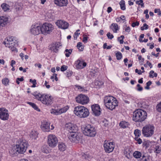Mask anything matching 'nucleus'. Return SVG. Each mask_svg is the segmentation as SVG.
<instances>
[{"label":"nucleus","instance_id":"6e6552de","mask_svg":"<svg viewBox=\"0 0 161 161\" xmlns=\"http://www.w3.org/2000/svg\"><path fill=\"white\" fill-rule=\"evenodd\" d=\"M103 147L105 152L106 153H109L113 151L115 145L114 142L105 140L104 142Z\"/></svg>","mask_w":161,"mask_h":161},{"label":"nucleus","instance_id":"2f4dec72","mask_svg":"<svg viewBox=\"0 0 161 161\" xmlns=\"http://www.w3.org/2000/svg\"><path fill=\"white\" fill-rule=\"evenodd\" d=\"M27 103L29 104L30 105H31L35 110H36L38 111H40V110L38 108L37 106L34 103H31L30 102H27Z\"/></svg>","mask_w":161,"mask_h":161},{"label":"nucleus","instance_id":"de8ad7c7","mask_svg":"<svg viewBox=\"0 0 161 161\" xmlns=\"http://www.w3.org/2000/svg\"><path fill=\"white\" fill-rule=\"evenodd\" d=\"M156 108L158 112H161V102L157 105Z\"/></svg>","mask_w":161,"mask_h":161},{"label":"nucleus","instance_id":"5fc2aeb1","mask_svg":"<svg viewBox=\"0 0 161 161\" xmlns=\"http://www.w3.org/2000/svg\"><path fill=\"white\" fill-rule=\"evenodd\" d=\"M107 36L108 39H112L113 37L114 36L112 34H111L110 32H108L107 34Z\"/></svg>","mask_w":161,"mask_h":161},{"label":"nucleus","instance_id":"393cba45","mask_svg":"<svg viewBox=\"0 0 161 161\" xmlns=\"http://www.w3.org/2000/svg\"><path fill=\"white\" fill-rule=\"evenodd\" d=\"M8 18L4 16L0 17V25L3 26L8 23Z\"/></svg>","mask_w":161,"mask_h":161},{"label":"nucleus","instance_id":"603ef678","mask_svg":"<svg viewBox=\"0 0 161 161\" xmlns=\"http://www.w3.org/2000/svg\"><path fill=\"white\" fill-rule=\"evenodd\" d=\"M46 146L44 145L42 149V151L45 153H47L49 152L48 150L45 149L46 148Z\"/></svg>","mask_w":161,"mask_h":161},{"label":"nucleus","instance_id":"4468645a","mask_svg":"<svg viewBox=\"0 0 161 161\" xmlns=\"http://www.w3.org/2000/svg\"><path fill=\"white\" fill-rule=\"evenodd\" d=\"M9 114L8 111L4 108H0V119L3 120H8Z\"/></svg>","mask_w":161,"mask_h":161},{"label":"nucleus","instance_id":"cd10ccee","mask_svg":"<svg viewBox=\"0 0 161 161\" xmlns=\"http://www.w3.org/2000/svg\"><path fill=\"white\" fill-rule=\"evenodd\" d=\"M58 147L59 149L61 151H64L66 148V146L65 144L63 143H59Z\"/></svg>","mask_w":161,"mask_h":161},{"label":"nucleus","instance_id":"423d86ee","mask_svg":"<svg viewBox=\"0 0 161 161\" xmlns=\"http://www.w3.org/2000/svg\"><path fill=\"white\" fill-rule=\"evenodd\" d=\"M16 43L15 38L13 36L7 37L4 42V44L6 47L10 48L12 51H15L16 50V48L14 47L17 44Z\"/></svg>","mask_w":161,"mask_h":161},{"label":"nucleus","instance_id":"4be33fe9","mask_svg":"<svg viewBox=\"0 0 161 161\" xmlns=\"http://www.w3.org/2000/svg\"><path fill=\"white\" fill-rule=\"evenodd\" d=\"M117 106L118 102L115 98L114 100H113L112 101H111L109 103L108 106H107L106 107L108 109L112 110L114 109L115 107Z\"/></svg>","mask_w":161,"mask_h":161},{"label":"nucleus","instance_id":"a19ab883","mask_svg":"<svg viewBox=\"0 0 161 161\" xmlns=\"http://www.w3.org/2000/svg\"><path fill=\"white\" fill-rule=\"evenodd\" d=\"M155 153H159L161 151L160 147L159 146H157L155 147Z\"/></svg>","mask_w":161,"mask_h":161},{"label":"nucleus","instance_id":"5701e85b","mask_svg":"<svg viewBox=\"0 0 161 161\" xmlns=\"http://www.w3.org/2000/svg\"><path fill=\"white\" fill-rule=\"evenodd\" d=\"M50 124L46 121H44L42 123L41 125V128L42 130L45 132H47L50 131Z\"/></svg>","mask_w":161,"mask_h":161},{"label":"nucleus","instance_id":"c85d7f7f","mask_svg":"<svg viewBox=\"0 0 161 161\" xmlns=\"http://www.w3.org/2000/svg\"><path fill=\"white\" fill-rule=\"evenodd\" d=\"M38 134L36 131L32 130L30 133V136L32 139H36L37 136Z\"/></svg>","mask_w":161,"mask_h":161},{"label":"nucleus","instance_id":"f257e3e1","mask_svg":"<svg viewBox=\"0 0 161 161\" xmlns=\"http://www.w3.org/2000/svg\"><path fill=\"white\" fill-rule=\"evenodd\" d=\"M74 112L76 115L80 118H86L89 115L88 109L84 106H81L75 107Z\"/></svg>","mask_w":161,"mask_h":161},{"label":"nucleus","instance_id":"3c124183","mask_svg":"<svg viewBox=\"0 0 161 161\" xmlns=\"http://www.w3.org/2000/svg\"><path fill=\"white\" fill-rule=\"evenodd\" d=\"M154 13H157L158 15L159 16H161V12L160 9H155L154 10Z\"/></svg>","mask_w":161,"mask_h":161},{"label":"nucleus","instance_id":"f03ea898","mask_svg":"<svg viewBox=\"0 0 161 161\" xmlns=\"http://www.w3.org/2000/svg\"><path fill=\"white\" fill-rule=\"evenodd\" d=\"M147 117V113L142 109H136L133 113V120L136 122H141L144 121Z\"/></svg>","mask_w":161,"mask_h":161},{"label":"nucleus","instance_id":"39448f33","mask_svg":"<svg viewBox=\"0 0 161 161\" xmlns=\"http://www.w3.org/2000/svg\"><path fill=\"white\" fill-rule=\"evenodd\" d=\"M83 133L86 135L94 137L96 134V130L94 127L89 124L85 125L82 128Z\"/></svg>","mask_w":161,"mask_h":161},{"label":"nucleus","instance_id":"72a5a7b5","mask_svg":"<svg viewBox=\"0 0 161 161\" xmlns=\"http://www.w3.org/2000/svg\"><path fill=\"white\" fill-rule=\"evenodd\" d=\"M77 47L80 51H83L84 48V46L82 45V43L80 42L78 43Z\"/></svg>","mask_w":161,"mask_h":161},{"label":"nucleus","instance_id":"e433bc0d","mask_svg":"<svg viewBox=\"0 0 161 161\" xmlns=\"http://www.w3.org/2000/svg\"><path fill=\"white\" fill-rule=\"evenodd\" d=\"M142 158L141 160V161H148L149 159L147 156L146 154H143L142 156Z\"/></svg>","mask_w":161,"mask_h":161},{"label":"nucleus","instance_id":"a878e982","mask_svg":"<svg viewBox=\"0 0 161 161\" xmlns=\"http://www.w3.org/2000/svg\"><path fill=\"white\" fill-rule=\"evenodd\" d=\"M124 154L125 156L128 159L131 157V152L130 150L129 147L128 146L126 147L124 151Z\"/></svg>","mask_w":161,"mask_h":161},{"label":"nucleus","instance_id":"1a4fd4ad","mask_svg":"<svg viewBox=\"0 0 161 161\" xmlns=\"http://www.w3.org/2000/svg\"><path fill=\"white\" fill-rule=\"evenodd\" d=\"M68 138L73 142H78L81 139V136L80 133L74 132H70L69 134Z\"/></svg>","mask_w":161,"mask_h":161},{"label":"nucleus","instance_id":"8fccbe9b","mask_svg":"<svg viewBox=\"0 0 161 161\" xmlns=\"http://www.w3.org/2000/svg\"><path fill=\"white\" fill-rule=\"evenodd\" d=\"M75 87L76 88H77L78 90L81 92L84 91L85 90L84 89V88L79 86L78 85H75Z\"/></svg>","mask_w":161,"mask_h":161},{"label":"nucleus","instance_id":"49530a36","mask_svg":"<svg viewBox=\"0 0 161 161\" xmlns=\"http://www.w3.org/2000/svg\"><path fill=\"white\" fill-rule=\"evenodd\" d=\"M134 139L139 144H141L142 142V139L138 137H135Z\"/></svg>","mask_w":161,"mask_h":161},{"label":"nucleus","instance_id":"774afa93","mask_svg":"<svg viewBox=\"0 0 161 161\" xmlns=\"http://www.w3.org/2000/svg\"><path fill=\"white\" fill-rule=\"evenodd\" d=\"M159 54V53H157L156 54H155V53H154L153 52H152L151 53V54L152 55L156 57H158V56Z\"/></svg>","mask_w":161,"mask_h":161},{"label":"nucleus","instance_id":"58836bf2","mask_svg":"<svg viewBox=\"0 0 161 161\" xmlns=\"http://www.w3.org/2000/svg\"><path fill=\"white\" fill-rule=\"evenodd\" d=\"M157 76V73H155L154 71L151 70L150 71L149 75L150 77L153 78L154 77H156Z\"/></svg>","mask_w":161,"mask_h":161},{"label":"nucleus","instance_id":"a211bd4d","mask_svg":"<svg viewBox=\"0 0 161 161\" xmlns=\"http://www.w3.org/2000/svg\"><path fill=\"white\" fill-rule=\"evenodd\" d=\"M58 28L63 29H67L69 26V24L66 21L63 20H58L56 23Z\"/></svg>","mask_w":161,"mask_h":161},{"label":"nucleus","instance_id":"37998d69","mask_svg":"<svg viewBox=\"0 0 161 161\" xmlns=\"http://www.w3.org/2000/svg\"><path fill=\"white\" fill-rule=\"evenodd\" d=\"M57 75L56 74L53 73V75L51 76L50 78H51V79L53 80V81H54V80H53V79L54 78L55 79V80L56 81H58V79L57 77Z\"/></svg>","mask_w":161,"mask_h":161},{"label":"nucleus","instance_id":"4d7b16f0","mask_svg":"<svg viewBox=\"0 0 161 161\" xmlns=\"http://www.w3.org/2000/svg\"><path fill=\"white\" fill-rule=\"evenodd\" d=\"M95 85H97L98 86H100L103 85V83L102 81H99L97 80L95 83Z\"/></svg>","mask_w":161,"mask_h":161},{"label":"nucleus","instance_id":"338daca9","mask_svg":"<svg viewBox=\"0 0 161 161\" xmlns=\"http://www.w3.org/2000/svg\"><path fill=\"white\" fill-rule=\"evenodd\" d=\"M15 61L14 60H12L11 62L10 65L12 67L13 66L14 64H15Z\"/></svg>","mask_w":161,"mask_h":161},{"label":"nucleus","instance_id":"6ab92c4d","mask_svg":"<svg viewBox=\"0 0 161 161\" xmlns=\"http://www.w3.org/2000/svg\"><path fill=\"white\" fill-rule=\"evenodd\" d=\"M54 3L60 7H66L68 4V0H54Z\"/></svg>","mask_w":161,"mask_h":161},{"label":"nucleus","instance_id":"aec40b11","mask_svg":"<svg viewBox=\"0 0 161 161\" xmlns=\"http://www.w3.org/2000/svg\"><path fill=\"white\" fill-rule=\"evenodd\" d=\"M76 67L77 69H81L86 65V63L82 59H79L75 62Z\"/></svg>","mask_w":161,"mask_h":161},{"label":"nucleus","instance_id":"473e14b6","mask_svg":"<svg viewBox=\"0 0 161 161\" xmlns=\"http://www.w3.org/2000/svg\"><path fill=\"white\" fill-rule=\"evenodd\" d=\"M1 7L5 11L8 10L9 9V6L6 3H3L1 5Z\"/></svg>","mask_w":161,"mask_h":161},{"label":"nucleus","instance_id":"20e7f679","mask_svg":"<svg viewBox=\"0 0 161 161\" xmlns=\"http://www.w3.org/2000/svg\"><path fill=\"white\" fill-rule=\"evenodd\" d=\"M28 145L27 142L25 140L19 139L16 142V149L14 154H15L16 151L18 153L22 154L26 151Z\"/></svg>","mask_w":161,"mask_h":161},{"label":"nucleus","instance_id":"09e8293b","mask_svg":"<svg viewBox=\"0 0 161 161\" xmlns=\"http://www.w3.org/2000/svg\"><path fill=\"white\" fill-rule=\"evenodd\" d=\"M126 9L125 2L123 0H121V10H125Z\"/></svg>","mask_w":161,"mask_h":161},{"label":"nucleus","instance_id":"bf43d9fd","mask_svg":"<svg viewBox=\"0 0 161 161\" xmlns=\"http://www.w3.org/2000/svg\"><path fill=\"white\" fill-rule=\"evenodd\" d=\"M137 91H142V90H143V88L142 86H141V85L140 84H138L137 85Z\"/></svg>","mask_w":161,"mask_h":161},{"label":"nucleus","instance_id":"f8f14e48","mask_svg":"<svg viewBox=\"0 0 161 161\" xmlns=\"http://www.w3.org/2000/svg\"><path fill=\"white\" fill-rule=\"evenodd\" d=\"M30 32L34 35H38L42 33L41 27L38 24H33L31 27Z\"/></svg>","mask_w":161,"mask_h":161},{"label":"nucleus","instance_id":"680f3d73","mask_svg":"<svg viewBox=\"0 0 161 161\" xmlns=\"http://www.w3.org/2000/svg\"><path fill=\"white\" fill-rule=\"evenodd\" d=\"M80 34V33H78L77 32V31H76V32H75L74 35V38L75 39V38L76 39L77 36Z\"/></svg>","mask_w":161,"mask_h":161},{"label":"nucleus","instance_id":"052dcab7","mask_svg":"<svg viewBox=\"0 0 161 161\" xmlns=\"http://www.w3.org/2000/svg\"><path fill=\"white\" fill-rule=\"evenodd\" d=\"M139 24V22L136 21V22H133L132 24V26L133 27H135L136 26H138Z\"/></svg>","mask_w":161,"mask_h":161},{"label":"nucleus","instance_id":"dca6fc26","mask_svg":"<svg viewBox=\"0 0 161 161\" xmlns=\"http://www.w3.org/2000/svg\"><path fill=\"white\" fill-rule=\"evenodd\" d=\"M92 113L95 116H99L101 113V109L99 105L97 104H94L91 106V107Z\"/></svg>","mask_w":161,"mask_h":161},{"label":"nucleus","instance_id":"4c0bfd02","mask_svg":"<svg viewBox=\"0 0 161 161\" xmlns=\"http://www.w3.org/2000/svg\"><path fill=\"white\" fill-rule=\"evenodd\" d=\"M82 157L83 158L85 159L86 160V161H87V160L89 161V159L91 158V156H90L85 153H83L82 154Z\"/></svg>","mask_w":161,"mask_h":161},{"label":"nucleus","instance_id":"e2e57ef3","mask_svg":"<svg viewBox=\"0 0 161 161\" xmlns=\"http://www.w3.org/2000/svg\"><path fill=\"white\" fill-rule=\"evenodd\" d=\"M147 65H148L150 67V68H152L153 67V65L151 63L149 62L148 61H147Z\"/></svg>","mask_w":161,"mask_h":161},{"label":"nucleus","instance_id":"ea45409f","mask_svg":"<svg viewBox=\"0 0 161 161\" xmlns=\"http://www.w3.org/2000/svg\"><path fill=\"white\" fill-rule=\"evenodd\" d=\"M134 133L135 137H139L141 135V131L138 129H136L135 130Z\"/></svg>","mask_w":161,"mask_h":161},{"label":"nucleus","instance_id":"13d9d810","mask_svg":"<svg viewBox=\"0 0 161 161\" xmlns=\"http://www.w3.org/2000/svg\"><path fill=\"white\" fill-rule=\"evenodd\" d=\"M135 72L136 73H137L139 75H141L142 74V73L144 72L145 71L144 70H143L142 71L141 70H139L136 69H135Z\"/></svg>","mask_w":161,"mask_h":161},{"label":"nucleus","instance_id":"c9c22d12","mask_svg":"<svg viewBox=\"0 0 161 161\" xmlns=\"http://www.w3.org/2000/svg\"><path fill=\"white\" fill-rule=\"evenodd\" d=\"M2 82L3 84L5 86L8 85L9 84L8 83L9 80L7 78H6L3 79L2 80Z\"/></svg>","mask_w":161,"mask_h":161},{"label":"nucleus","instance_id":"6e6d98bb","mask_svg":"<svg viewBox=\"0 0 161 161\" xmlns=\"http://www.w3.org/2000/svg\"><path fill=\"white\" fill-rule=\"evenodd\" d=\"M67 69V66L63 65L62 66L60 70L62 71H64L65 70H66Z\"/></svg>","mask_w":161,"mask_h":161},{"label":"nucleus","instance_id":"2eb2a0df","mask_svg":"<svg viewBox=\"0 0 161 161\" xmlns=\"http://www.w3.org/2000/svg\"><path fill=\"white\" fill-rule=\"evenodd\" d=\"M69 108V107L68 106H66L60 109H52L50 110V113L54 115H59L66 112Z\"/></svg>","mask_w":161,"mask_h":161},{"label":"nucleus","instance_id":"b1692460","mask_svg":"<svg viewBox=\"0 0 161 161\" xmlns=\"http://www.w3.org/2000/svg\"><path fill=\"white\" fill-rule=\"evenodd\" d=\"M115 98L112 96H107L104 97V103L106 107L108 106L109 103L114 100Z\"/></svg>","mask_w":161,"mask_h":161},{"label":"nucleus","instance_id":"864d4df0","mask_svg":"<svg viewBox=\"0 0 161 161\" xmlns=\"http://www.w3.org/2000/svg\"><path fill=\"white\" fill-rule=\"evenodd\" d=\"M152 84V82L150 81H148L146 83V86L145 87V89H149V86Z\"/></svg>","mask_w":161,"mask_h":161},{"label":"nucleus","instance_id":"69168bd1","mask_svg":"<svg viewBox=\"0 0 161 161\" xmlns=\"http://www.w3.org/2000/svg\"><path fill=\"white\" fill-rule=\"evenodd\" d=\"M125 31L127 32H129L130 31V27L129 26L127 27L125 29Z\"/></svg>","mask_w":161,"mask_h":161},{"label":"nucleus","instance_id":"7ed1b4c3","mask_svg":"<svg viewBox=\"0 0 161 161\" xmlns=\"http://www.w3.org/2000/svg\"><path fill=\"white\" fill-rule=\"evenodd\" d=\"M33 95L35 96L36 99L41 101L44 104L49 105L52 103L53 98L51 96L40 93Z\"/></svg>","mask_w":161,"mask_h":161},{"label":"nucleus","instance_id":"9b49d317","mask_svg":"<svg viewBox=\"0 0 161 161\" xmlns=\"http://www.w3.org/2000/svg\"><path fill=\"white\" fill-rule=\"evenodd\" d=\"M76 101L79 103L84 105L87 104L89 101V97L84 95L80 94L75 97Z\"/></svg>","mask_w":161,"mask_h":161},{"label":"nucleus","instance_id":"c756f323","mask_svg":"<svg viewBox=\"0 0 161 161\" xmlns=\"http://www.w3.org/2000/svg\"><path fill=\"white\" fill-rule=\"evenodd\" d=\"M110 28L114 32H116L119 29L118 25L116 24H113L110 26Z\"/></svg>","mask_w":161,"mask_h":161},{"label":"nucleus","instance_id":"0e129e2a","mask_svg":"<svg viewBox=\"0 0 161 161\" xmlns=\"http://www.w3.org/2000/svg\"><path fill=\"white\" fill-rule=\"evenodd\" d=\"M87 41V37H84L82 40V41L85 42H86Z\"/></svg>","mask_w":161,"mask_h":161},{"label":"nucleus","instance_id":"9d476101","mask_svg":"<svg viewBox=\"0 0 161 161\" xmlns=\"http://www.w3.org/2000/svg\"><path fill=\"white\" fill-rule=\"evenodd\" d=\"M58 142L57 137L54 135H50L47 137V143L51 147H54L56 146Z\"/></svg>","mask_w":161,"mask_h":161},{"label":"nucleus","instance_id":"bb28decb","mask_svg":"<svg viewBox=\"0 0 161 161\" xmlns=\"http://www.w3.org/2000/svg\"><path fill=\"white\" fill-rule=\"evenodd\" d=\"M142 154V153L138 151H135L133 153V157L136 158H139L141 157Z\"/></svg>","mask_w":161,"mask_h":161},{"label":"nucleus","instance_id":"f704fd0d","mask_svg":"<svg viewBox=\"0 0 161 161\" xmlns=\"http://www.w3.org/2000/svg\"><path fill=\"white\" fill-rule=\"evenodd\" d=\"M72 51V50L70 49L69 50L66 49L65 50V55L66 57H69L70 55L71 54Z\"/></svg>","mask_w":161,"mask_h":161},{"label":"nucleus","instance_id":"f3484780","mask_svg":"<svg viewBox=\"0 0 161 161\" xmlns=\"http://www.w3.org/2000/svg\"><path fill=\"white\" fill-rule=\"evenodd\" d=\"M65 127L67 130L70 132H77L78 130V127L75 125L71 123L66 124Z\"/></svg>","mask_w":161,"mask_h":161},{"label":"nucleus","instance_id":"c03bdc74","mask_svg":"<svg viewBox=\"0 0 161 161\" xmlns=\"http://www.w3.org/2000/svg\"><path fill=\"white\" fill-rule=\"evenodd\" d=\"M115 55L117 59L118 60L121 59V53L119 52H116Z\"/></svg>","mask_w":161,"mask_h":161},{"label":"nucleus","instance_id":"79ce46f5","mask_svg":"<svg viewBox=\"0 0 161 161\" xmlns=\"http://www.w3.org/2000/svg\"><path fill=\"white\" fill-rule=\"evenodd\" d=\"M136 4L141 5L142 7H144V3H143V1L142 0H140L137 1L136 2Z\"/></svg>","mask_w":161,"mask_h":161},{"label":"nucleus","instance_id":"0eeeda50","mask_svg":"<svg viewBox=\"0 0 161 161\" xmlns=\"http://www.w3.org/2000/svg\"><path fill=\"white\" fill-rule=\"evenodd\" d=\"M154 128L152 125H147L143 128L142 130V133L144 136L150 137L153 134Z\"/></svg>","mask_w":161,"mask_h":161},{"label":"nucleus","instance_id":"ddd939ff","mask_svg":"<svg viewBox=\"0 0 161 161\" xmlns=\"http://www.w3.org/2000/svg\"><path fill=\"white\" fill-rule=\"evenodd\" d=\"M42 33L44 34L45 33H49L53 29V25L50 23L44 24L41 27Z\"/></svg>","mask_w":161,"mask_h":161},{"label":"nucleus","instance_id":"7c9ffc66","mask_svg":"<svg viewBox=\"0 0 161 161\" xmlns=\"http://www.w3.org/2000/svg\"><path fill=\"white\" fill-rule=\"evenodd\" d=\"M129 125V124L128 122L125 121H121V128H128Z\"/></svg>","mask_w":161,"mask_h":161},{"label":"nucleus","instance_id":"412c9836","mask_svg":"<svg viewBox=\"0 0 161 161\" xmlns=\"http://www.w3.org/2000/svg\"><path fill=\"white\" fill-rule=\"evenodd\" d=\"M60 46L59 42H55L50 46L49 49L53 52L57 53L58 52V48Z\"/></svg>","mask_w":161,"mask_h":161},{"label":"nucleus","instance_id":"a18cd8bd","mask_svg":"<svg viewBox=\"0 0 161 161\" xmlns=\"http://www.w3.org/2000/svg\"><path fill=\"white\" fill-rule=\"evenodd\" d=\"M148 26L146 23L143 24V26L141 27V30L143 31L144 30H147L148 29Z\"/></svg>","mask_w":161,"mask_h":161}]
</instances>
